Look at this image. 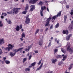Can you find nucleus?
Segmentation results:
<instances>
[{
  "label": "nucleus",
  "instance_id": "f257e3e1",
  "mask_svg": "<svg viewBox=\"0 0 73 73\" xmlns=\"http://www.w3.org/2000/svg\"><path fill=\"white\" fill-rule=\"evenodd\" d=\"M19 9H21V8H14L10 12H7V13L9 15L12 14V15H13L15 13V15H17V13L19 12Z\"/></svg>",
  "mask_w": 73,
  "mask_h": 73
},
{
  "label": "nucleus",
  "instance_id": "f03ea898",
  "mask_svg": "<svg viewBox=\"0 0 73 73\" xmlns=\"http://www.w3.org/2000/svg\"><path fill=\"white\" fill-rule=\"evenodd\" d=\"M8 46H10V47H7L4 48L5 50H8V51H9L11 49H12L13 48H14V45H13L11 44H9Z\"/></svg>",
  "mask_w": 73,
  "mask_h": 73
},
{
  "label": "nucleus",
  "instance_id": "7ed1b4c3",
  "mask_svg": "<svg viewBox=\"0 0 73 73\" xmlns=\"http://www.w3.org/2000/svg\"><path fill=\"white\" fill-rule=\"evenodd\" d=\"M67 46H68L67 50H68L69 52L70 53H72L73 52V48L72 47L70 48V44L69 43H68L67 44Z\"/></svg>",
  "mask_w": 73,
  "mask_h": 73
},
{
  "label": "nucleus",
  "instance_id": "20e7f679",
  "mask_svg": "<svg viewBox=\"0 0 73 73\" xmlns=\"http://www.w3.org/2000/svg\"><path fill=\"white\" fill-rule=\"evenodd\" d=\"M61 12L62 11H60L59 12V13L57 15H56L54 16L53 17H52V20H56V18H57V17H60V16H61Z\"/></svg>",
  "mask_w": 73,
  "mask_h": 73
},
{
  "label": "nucleus",
  "instance_id": "39448f33",
  "mask_svg": "<svg viewBox=\"0 0 73 73\" xmlns=\"http://www.w3.org/2000/svg\"><path fill=\"white\" fill-rule=\"evenodd\" d=\"M52 18L51 17H50L49 18L47 19V21L46 22V24L45 25V27H48V25H49V23H50V20H51Z\"/></svg>",
  "mask_w": 73,
  "mask_h": 73
},
{
  "label": "nucleus",
  "instance_id": "423d86ee",
  "mask_svg": "<svg viewBox=\"0 0 73 73\" xmlns=\"http://www.w3.org/2000/svg\"><path fill=\"white\" fill-rule=\"evenodd\" d=\"M46 9V7L45 6H44L43 7H42V6L41 7V10L40 11V14L41 16H43V14H42V12H43V11L44 9Z\"/></svg>",
  "mask_w": 73,
  "mask_h": 73
},
{
  "label": "nucleus",
  "instance_id": "0eeeda50",
  "mask_svg": "<svg viewBox=\"0 0 73 73\" xmlns=\"http://www.w3.org/2000/svg\"><path fill=\"white\" fill-rule=\"evenodd\" d=\"M24 49V48H19L18 49H14L13 52H15L14 53L16 54V52H19V51H20V50H22L23 49Z\"/></svg>",
  "mask_w": 73,
  "mask_h": 73
},
{
  "label": "nucleus",
  "instance_id": "6e6552de",
  "mask_svg": "<svg viewBox=\"0 0 73 73\" xmlns=\"http://www.w3.org/2000/svg\"><path fill=\"white\" fill-rule=\"evenodd\" d=\"M31 8L30 9V11H29V12H31H31H32V11H33V10L34 9H35V5H32L31 6Z\"/></svg>",
  "mask_w": 73,
  "mask_h": 73
},
{
  "label": "nucleus",
  "instance_id": "1a4fd4ad",
  "mask_svg": "<svg viewBox=\"0 0 73 73\" xmlns=\"http://www.w3.org/2000/svg\"><path fill=\"white\" fill-rule=\"evenodd\" d=\"M31 22V19H26V21H25V24H28L29 23H30Z\"/></svg>",
  "mask_w": 73,
  "mask_h": 73
},
{
  "label": "nucleus",
  "instance_id": "9d476101",
  "mask_svg": "<svg viewBox=\"0 0 73 73\" xmlns=\"http://www.w3.org/2000/svg\"><path fill=\"white\" fill-rule=\"evenodd\" d=\"M4 39L0 38V45H1L3 44H4Z\"/></svg>",
  "mask_w": 73,
  "mask_h": 73
},
{
  "label": "nucleus",
  "instance_id": "9b49d317",
  "mask_svg": "<svg viewBox=\"0 0 73 73\" xmlns=\"http://www.w3.org/2000/svg\"><path fill=\"white\" fill-rule=\"evenodd\" d=\"M43 41L42 40H40L38 42V44L39 45H40L41 47L42 46V43H43Z\"/></svg>",
  "mask_w": 73,
  "mask_h": 73
},
{
  "label": "nucleus",
  "instance_id": "f8f14e48",
  "mask_svg": "<svg viewBox=\"0 0 73 73\" xmlns=\"http://www.w3.org/2000/svg\"><path fill=\"white\" fill-rule=\"evenodd\" d=\"M62 56L63 57V58L62 60V61H64L65 60H66V58L67 56L66 55L64 56V54H62Z\"/></svg>",
  "mask_w": 73,
  "mask_h": 73
},
{
  "label": "nucleus",
  "instance_id": "ddd939ff",
  "mask_svg": "<svg viewBox=\"0 0 73 73\" xmlns=\"http://www.w3.org/2000/svg\"><path fill=\"white\" fill-rule=\"evenodd\" d=\"M51 61H52V64H55L56 62L57 61V60L56 59H52L51 60Z\"/></svg>",
  "mask_w": 73,
  "mask_h": 73
},
{
  "label": "nucleus",
  "instance_id": "4468645a",
  "mask_svg": "<svg viewBox=\"0 0 73 73\" xmlns=\"http://www.w3.org/2000/svg\"><path fill=\"white\" fill-rule=\"evenodd\" d=\"M62 33L63 34H66V35H68V34L69 33L68 31L67 30H66L65 31V30H63L62 31Z\"/></svg>",
  "mask_w": 73,
  "mask_h": 73
},
{
  "label": "nucleus",
  "instance_id": "2eb2a0df",
  "mask_svg": "<svg viewBox=\"0 0 73 73\" xmlns=\"http://www.w3.org/2000/svg\"><path fill=\"white\" fill-rule=\"evenodd\" d=\"M43 65V63H42L41 64L39 67L37 69L36 71H37V70H40V69H41V68H42V66Z\"/></svg>",
  "mask_w": 73,
  "mask_h": 73
},
{
  "label": "nucleus",
  "instance_id": "dca6fc26",
  "mask_svg": "<svg viewBox=\"0 0 73 73\" xmlns=\"http://www.w3.org/2000/svg\"><path fill=\"white\" fill-rule=\"evenodd\" d=\"M64 23H66V19H67V16L66 15H65L64 17Z\"/></svg>",
  "mask_w": 73,
  "mask_h": 73
},
{
  "label": "nucleus",
  "instance_id": "f3484780",
  "mask_svg": "<svg viewBox=\"0 0 73 73\" xmlns=\"http://www.w3.org/2000/svg\"><path fill=\"white\" fill-rule=\"evenodd\" d=\"M71 36H72V34H70L69 35L67 36L66 37V40H69Z\"/></svg>",
  "mask_w": 73,
  "mask_h": 73
},
{
  "label": "nucleus",
  "instance_id": "a211bd4d",
  "mask_svg": "<svg viewBox=\"0 0 73 73\" xmlns=\"http://www.w3.org/2000/svg\"><path fill=\"white\" fill-rule=\"evenodd\" d=\"M38 5H40V6H42V5L44 4V2L40 1L38 3Z\"/></svg>",
  "mask_w": 73,
  "mask_h": 73
},
{
  "label": "nucleus",
  "instance_id": "6ab92c4d",
  "mask_svg": "<svg viewBox=\"0 0 73 73\" xmlns=\"http://www.w3.org/2000/svg\"><path fill=\"white\" fill-rule=\"evenodd\" d=\"M9 54L11 57H13L15 55V54L12 52H10Z\"/></svg>",
  "mask_w": 73,
  "mask_h": 73
},
{
  "label": "nucleus",
  "instance_id": "aec40b11",
  "mask_svg": "<svg viewBox=\"0 0 73 73\" xmlns=\"http://www.w3.org/2000/svg\"><path fill=\"white\" fill-rule=\"evenodd\" d=\"M60 3L62 4V5H63V4H66V1L65 0H64L63 1H62L61 2H60Z\"/></svg>",
  "mask_w": 73,
  "mask_h": 73
},
{
  "label": "nucleus",
  "instance_id": "412c9836",
  "mask_svg": "<svg viewBox=\"0 0 73 73\" xmlns=\"http://www.w3.org/2000/svg\"><path fill=\"white\" fill-rule=\"evenodd\" d=\"M15 29L17 31H19L20 30V28H19V26H18L15 28Z\"/></svg>",
  "mask_w": 73,
  "mask_h": 73
},
{
  "label": "nucleus",
  "instance_id": "4be33fe9",
  "mask_svg": "<svg viewBox=\"0 0 73 73\" xmlns=\"http://www.w3.org/2000/svg\"><path fill=\"white\" fill-rule=\"evenodd\" d=\"M69 30H72V25H70L68 27Z\"/></svg>",
  "mask_w": 73,
  "mask_h": 73
},
{
  "label": "nucleus",
  "instance_id": "5701e85b",
  "mask_svg": "<svg viewBox=\"0 0 73 73\" xmlns=\"http://www.w3.org/2000/svg\"><path fill=\"white\" fill-rule=\"evenodd\" d=\"M61 49L63 53H66V50H64V49L63 48H61Z\"/></svg>",
  "mask_w": 73,
  "mask_h": 73
},
{
  "label": "nucleus",
  "instance_id": "b1692460",
  "mask_svg": "<svg viewBox=\"0 0 73 73\" xmlns=\"http://www.w3.org/2000/svg\"><path fill=\"white\" fill-rule=\"evenodd\" d=\"M63 64H64V63L63 62H62V61H61L60 62H59L58 63V65H62Z\"/></svg>",
  "mask_w": 73,
  "mask_h": 73
},
{
  "label": "nucleus",
  "instance_id": "393cba45",
  "mask_svg": "<svg viewBox=\"0 0 73 73\" xmlns=\"http://www.w3.org/2000/svg\"><path fill=\"white\" fill-rule=\"evenodd\" d=\"M5 62L6 64H10V61L9 60H5Z\"/></svg>",
  "mask_w": 73,
  "mask_h": 73
},
{
  "label": "nucleus",
  "instance_id": "a878e982",
  "mask_svg": "<svg viewBox=\"0 0 73 73\" xmlns=\"http://www.w3.org/2000/svg\"><path fill=\"white\" fill-rule=\"evenodd\" d=\"M25 33H23L21 35V38H23V37H24V38H25Z\"/></svg>",
  "mask_w": 73,
  "mask_h": 73
},
{
  "label": "nucleus",
  "instance_id": "bb28decb",
  "mask_svg": "<svg viewBox=\"0 0 73 73\" xmlns=\"http://www.w3.org/2000/svg\"><path fill=\"white\" fill-rule=\"evenodd\" d=\"M36 62H35L33 63H32L31 64V65H32L33 66H35V65H36Z\"/></svg>",
  "mask_w": 73,
  "mask_h": 73
},
{
  "label": "nucleus",
  "instance_id": "cd10ccee",
  "mask_svg": "<svg viewBox=\"0 0 73 73\" xmlns=\"http://www.w3.org/2000/svg\"><path fill=\"white\" fill-rule=\"evenodd\" d=\"M3 26V24L2 23V21H0V27H2Z\"/></svg>",
  "mask_w": 73,
  "mask_h": 73
},
{
  "label": "nucleus",
  "instance_id": "c85d7f7f",
  "mask_svg": "<svg viewBox=\"0 0 73 73\" xmlns=\"http://www.w3.org/2000/svg\"><path fill=\"white\" fill-rule=\"evenodd\" d=\"M7 22L9 24H12V22H11V21H10V19L8 21H7Z\"/></svg>",
  "mask_w": 73,
  "mask_h": 73
},
{
  "label": "nucleus",
  "instance_id": "c756f323",
  "mask_svg": "<svg viewBox=\"0 0 73 73\" xmlns=\"http://www.w3.org/2000/svg\"><path fill=\"white\" fill-rule=\"evenodd\" d=\"M27 11H24L22 12V14H23V15H25L26 14V13H27Z\"/></svg>",
  "mask_w": 73,
  "mask_h": 73
},
{
  "label": "nucleus",
  "instance_id": "7c9ffc66",
  "mask_svg": "<svg viewBox=\"0 0 73 73\" xmlns=\"http://www.w3.org/2000/svg\"><path fill=\"white\" fill-rule=\"evenodd\" d=\"M27 6L26 7L25 10L26 11V10H28V8H29V6L28 5V4L26 5Z\"/></svg>",
  "mask_w": 73,
  "mask_h": 73
},
{
  "label": "nucleus",
  "instance_id": "2f4dec72",
  "mask_svg": "<svg viewBox=\"0 0 73 73\" xmlns=\"http://www.w3.org/2000/svg\"><path fill=\"white\" fill-rule=\"evenodd\" d=\"M25 72H28V71H30V68H27L25 69Z\"/></svg>",
  "mask_w": 73,
  "mask_h": 73
},
{
  "label": "nucleus",
  "instance_id": "473e14b6",
  "mask_svg": "<svg viewBox=\"0 0 73 73\" xmlns=\"http://www.w3.org/2000/svg\"><path fill=\"white\" fill-rule=\"evenodd\" d=\"M59 27V23H58L55 26V28H58Z\"/></svg>",
  "mask_w": 73,
  "mask_h": 73
},
{
  "label": "nucleus",
  "instance_id": "72a5a7b5",
  "mask_svg": "<svg viewBox=\"0 0 73 73\" xmlns=\"http://www.w3.org/2000/svg\"><path fill=\"white\" fill-rule=\"evenodd\" d=\"M29 48H26L25 49V50L26 51V52H29Z\"/></svg>",
  "mask_w": 73,
  "mask_h": 73
},
{
  "label": "nucleus",
  "instance_id": "f704fd0d",
  "mask_svg": "<svg viewBox=\"0 0 73 73\" xmlns=\"http://www.w3.org/2000/svg\"><path fill=\"white\" fill-rule=\"evenodd\" d=\"M73 8L71 10V12L70 13L71 15H73Z\"/></svg>",
  "mask_w": 73,
  "mask_h": 73
},
{
  "label": "nucleus",
  "instance_id": "c9c22d12",
  "mask_svg": "<svg viewBox=\"0 0 73 73\" xmlns=\"http://www.w3.org/2000/svg\"><path fill=\"white\" fill-rule=\"evenodd\" d=\"M39 31H40V29H37L36 30V31L35 33V34H37V33H38V32H39Z\"/></svg>",
  "mask_w": 73,
  "mask_h": 73
},
{
  "label": "nucleus",
  "instance_id": "e433bc0d",
  "mask_svg": "<svg viewBox=\"0 0 73 73\" xmlns=\"http://www.w3.org/2000/svg\"><path fill=\"white\" fill-rule=\"evenodd\" d=\"M56 58H61L62 56L61 55H58L56 56Z\"/></svg>",
  "mask_w": 73,
  "mask_h": 73
},
{
  "label": "nucleus",
  "instance_id": "4c0bfd02",
  "mask_svg": "<svg viewBox=\"0 0 73 73\" xmlns=\"http://www.w3.org/2000/svg\"><path fill=\"white\" fill-rule=\"evenodd\" d=\"M33 1L32 0H30L29 1V3L30 4H31V3H33Z\"/></svg>",
  "mask_w": 73,
  "mask_h": 73
},
{
  "label": "nucleus",
  "instance_id": "58836bf2",
  "mask_svg": "<svg viewBox=\"0 0 73 73\" xmlns=\"http://www.w3.org/2000/svg\"><path fill=\"white\" fill-rule=\"evenodd\" d=\"M58 51V50L57 49H55L54 50V53H56V52H57Z\"/></svg>",
  "mask_w": 73,
  "mask_h": 73
},
{
  "label": "nucleus",
  "instance_id": "ea45409f",
  "mask_svg": "<svg viewBox=\"0 0 73 73\" xmlns=\"http://www.w3.org/2000/svg\"><path fill=\"white\" fill-rule=\"evenodd\" d=\"M52 42H50L49 44L48 45V47H49V46H51V45H52Z\"/></svg>",
  "mask_w": 73,
  "mask_h": 73
},
{
  "label": "nucleus",
  "instance_id": "a19ab883",
  "mask_svg": "<svg viewBox=\"0 0 73 73\" xmlns=\"http://www.w3.org/2000/svg\"><path fill=\"white\" fill-rule=\"evenodd\" d=\"M38 0H33V3H36Z\"/></svg>",
  "mask_w": 73,
  "mask_h": 73
},
{
  "label": "nucleus",
  "instance_id": "79ce46f5",
  "mask_svg": "<svg viewBox=\"0 0 73 73\" xmlns=\"http://www.w3.org/2000/svg\"><path fill=\"white\" fill-rule=\"evenodd\" d=\"M32 46L31 45H30L29 46H28L27 47V48H29V50H30V48H32Z\"/></svg>",
  "mask_w": 73,
  "mask_h": 73
},
{
  "label": "nucleus",
  "instance_id": "37998d69",
  "mask_svg": "<svg viewBox=\"0 0 73 73\" xmlns=\"http://www.w3.org/2000/svg\"><path fill=\"white\" fill-rule=\"evenodd\" d=\"M22 27H23V25H20L19 27V29H22Z\"/></svg>",
  "mask_w": 73,
  "mask_h": 73
},
{
  "label": "nucleus",
  "instance_id": "c03bdc74",
  "mask_svg": "<svg viewBox=\"0 0 73 73\" xmlns=\"http://www.w3.org/2000/svg\"><path fill=\"white\" fill-rule=\"evenodd\" d=\"M32 55H30L29 57V60H30V59L32 58Z\"/></svg>",
  "mask_w": 73,
  "mask_h": 73
},
{
  "label": "nucleus",
  "instance_id": "a18cd8bd",
  "mask_svg": "<svg viewBox=\"0 0 73 73\" xmlns=\"http://www.w3.org/2000/svg\"><path fill=\"white\" fill-rule=\"evenodd\" d=\"M26 19H30L29 18V15H27V16L26 17Z\"/></svg>",
  "mask_w": 73,
  "mask_h": 73
},
{
  "label": "nucleus",
  "instance_id": "49530a36",
  "mask_svg": "<svg viewBox=\"0 0 73 73\" xmlns=\"http://www.w3.org/2000/svg\"><path fill=\"white\" fill-rule=\"evenodd\" d=\"M59 41H60V40L59 39H58L57 41H56V42L58 44H60Z\"/></svg>",
  "mask_w": 73,
  "mask_h": 73
},
{
  "label": "nucleus",
  "instance_id": "de8ad7c7",
  "mask_svg": "<svg viewBox=\"0 0 73 73\" xmlns=\"http://www.w3.org/2000/svg\"><path fill=\"white\" fill-rule=\"evenodd\" d=\"M69 66L70 67L68 68V70H70V69H72V66Z\"/></svg>",
  "mask_w": 73,
  "mask_h": 73
},
{
  "label": "nucleus",
  "instance_id": "09e8293b",
  "mask_svg": "<svg viewBox=\"0 0 73 73\" xmlns=\"http://www.w3.org/2000/svg\"><path fill=\"white\" fill-rule=\"evenodd\" d=\"M66 7L67 9H68L69 8V5H66Z\"/></svg>",
  "mask_w": 73,
  "mask_h": 73
},
{
  "label": "nucleus",
  "instance_id": "8fccbe9b",
  "mask_svg": "<svg viewBox=\"0 0 73 73\" xmlns=\"http://www.w3.org/2000/svg\"><path fill=\"white\" fill-rule=\"evenodd\" d=\"M41 60H40L39 62L38 63V65H40V64H41Z\"/></svg>",
  "mask_w": 73,
  "mask_h": 73
},
{
  "label": "nucleus",
  "instance_id": "3c124183",
  "mask_svg": "<svg viewBox=\"0 0 73 73\" xmlns=\"http://www.w3.org/2000/svg\"><path fill=\"white\" fill-rule=\"evenodd\" d=\"M34 52L36 54L38 53V50H35L34 51Z\"/></svg>",
  "mask_w": 73,
  "mask_h": 73
},
{
  "label": "nucleus",
  "instance_id": "603ef678",
  "mask_svg": "<svg viewBox=\"0 0 73 73\" xmlns=\"http://www.w3.org/2000/svg\"><path fill=\"white\" fill-rule=\"evenodd\" d=\"M27 60V58H25L23 59V61H25Z\"/></svg>",
  "mask_w": 73,
  "mask_h": 73
},
{
  "label": "nucleus",
  "instance_id": "864d4df0",
  "mask_svg": "<svg viewBox=\"0 0 73 73\" xmlns=\"http://www.w3.org/2000/svg\"><path fill=\"white\" fill-rule=\"evenodd\" d=\"M53 25H51L50 27V29H52V28H53Z\"/></svg>",
  "mask_w": 73,
  "mask_h": 73
},
{
  "label": "nucleus",
  "instance_id": "5fc2aeb1",
  "mask_svg": "<svg viewBox=\"0 0 73 73\" xmlns=\"http://www.w3.org/2000/svg\"><path fill=\"white\" fill-rule=\"evenodd\" d=\"M7 14H6V13H4V16L5 17V16H7Z\"/></svg>",
  "mask_w": 73,
  "mask_h": 73
},
{
  "label": "nucleus",
  "instance_id": "6e6d98bb",
  "mask_svg": "<svg viewBox=\"0 0 73 73\" xmlns=\"http://www.w3.org/2000/svg\"><path fill=\"white\" fill-rule=\"evenodd\" d=\"M46 10L47 11H48V12H49V9L48 8V7H47L46 9Z\"/></svg>",
  "mask_w": 73,
  "mask_h": 73
},
{
  "label": "nucleus",
  "instance_id": "4d7b16f0",
  "mask_svg": "<svg viewBox=\"0 0 73 73\" xmlns=\"http://www.w3.org/2000/svg\"><path fill=\"white\" fill-rule=\"evenodd\" d=\"M55 41L56 42L57 41V38H55Z\"/></svg>",
  "mask_w": 73,
  "mask_h": 73
},
{
  "label": "nucleus",
  "instance_id": "13d9d810",
  "mask_svg": "<svg viewBox=\"0 0 73 73\" xmlns=\"http://www.w3.org/2000/svg\"><path fill=\"white\" fill-rule=\"evenodd\" d=\"M3 58L4 59V61H5L6 60V57H4Z\"/></svg>",
  "mask_w": 73,
  "mask_h": 73
},
{
  "label": "nucleus",
  "instance_id": "bf43d9fd",
  "mask_svg": "<svg viewBox=\"0 0 73 73\" xmlns=\"http://www.w3.org/2000/svg\"><path fill=\"white\" fill-rule=\"evenodd\" d=\"M48 28H46L45 30V31H46V32H47V31H48Z\"/></svg>",
  "mask_w": 73,
  "mask_h": 73
},
{
  "label": "nucleus",
  "instance_id": "052dcab7",
  "mask_svg": "<svg viewBox=\"0 0 73 73\" xmlns=\"http://www.w3.org/2000/svg\"><path fill=\"white\" fill-rule=\"evenodd\" d=\"M32 66H33L32 65H31V66H29V68H32Z\"/></svg>",
  "mask_w": 73,
  "mask_h": 73
},
{
  "label": "nucleus",
  "instance_id": "680f3d73",
  "mask_svg": "<svg viewBox=\"0 0 73 73\" xmlns=\"http://www.w3.org/2000/svg\"><path fill=\"white\" fill-rule=\"evenodd\" d=\"M48 1H46L44 2V3H48Z\"/></svg>",
  "mask_w": 73,
  "mask_h": 73
},
{
  "label": "nucleus",
  "instance_id": "e2e57ef3",
  "mask_svg": "<svg viewBox=\"0 0 73 73\" xmlns=\"http://www.w3.org/2000/svg\"><path fill=\"white\" fill-rule=\"evenodd\" d=\"M20 39L21 40V41H23V38H20Z\"/></svg>",
  "mask_w": 73,
  "mask_h": 73
},
{
  "label": "nucleus",
  "instance_id": "0e129e2a",
  "mask_svg": "<svg viewBox=\"0 0 73 73\" xmlns=\"http://www.w3.org/2000/svg\"><path fill=\"white\" fill-rule=\"evenodd\" d=\"M3 53V52L2 51H0V55L1 54Z\"/></svg>",
  "mask_w": 73,
  "mask_h": 73
},
{
  "label": "nucleus",
  "instance_id": "69168bd1",
  "mask_svg": "<svg viewBox=\"0 0 73 73\" xmlns=\"http://www.w3.org/2000/svg\"><path fill=\"white\" fill-rule=\"evenodd\" d=\"M43 30H44V29H40V31L41 32H42L43 31Z\"/></svg>",
  "mask_w": 73,
  "mask_h": 73
},
{
  "label": "nucleus",
  "instance_id": "338daca9",
  "mask_svg": "<svg viewBox=\"0 0 73 73\" xmlns=\"http://www.w3.org/2000/svg\"><path fill=\"white\" fill-rule=\"evenodd\" d=\"M1 19H4V16H1Z\"/></svg>",
  "mask_w": 73,
  "mask_h": 73
},
{
  "label": "nucleus",
  "instance_id": "774afa93",
  "mask_svg": "<svg viewBox=\"0 0 73 73\" xmlns=\"http://www.w3.org/2000/svg\"><path fill=\"white\" fill-rule=\"evenodd\" d=\"M64 73H71V72L65 71Z\"/></svg>",
  "mask_w": 73,
  "mask_h": 73
}]
</instances>
